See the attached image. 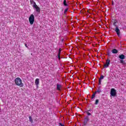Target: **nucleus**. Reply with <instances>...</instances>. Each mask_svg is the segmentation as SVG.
Returning <instances> with one entry per match:
<instances>
[{
    "instance_id": "nucleus-6",
    "label": "nucleus",
    "mask_w": 126,
    "mask_h": 126,
    "mask_svg": "<svg viewBox=\"0 0 126 126\" xmlns=\"http://www.w3.org/2000/svg\"><path fill=\"white\" fill-rule=\"evenodd\" d=\"M88 122H89V117L87 116L86 118L84 119V126H85L87 124H88Z\"/></svg>"
},
{
    "instance_id": "nucleus-4",
    "label": "nucleus",
    "mask_w": 126,
    "mask_h": 126,
    "mask_svg": "<svg viewBox=\"0 0 126 126\" xmlns=\"http://www.w3.org/2000/svg\"><path fill=\"white\" fill-rule=\"evenodd\" d=\"M111 62V60L107 59L106 60V62L105 64H104V68H106L107 67H109V65H110V62Z\"/></svg>"
},
{
    "instance_id": "nucleus-24",
    "label": "nucleus",
    "mask_w": 126,
    "mask_h": 126,
    "mask_svg": "<svg viewBox=\"0 0 126 126\" xmlns=\"http://www.w3.org/2000/svg\"><path fill=\"white\" fill-rule=\"evenodd\" d=\"M59 126H64V125L62 123H59Z\"/></svg>"
},
{
    "instance_id": "nucleus-28",
    "label": "nucleus",
    "mask_w": 126,
    "mask_h": 126,
    "mask_svg": "<svg viewBox=\"0 0 126 126\" xmlns=\"http://www.w3.org/2000/svg\"><path fill=\"white\" fill-rule=\"evenodd\" d=\"M112 5H114V1H112Z\"/></svg>"
},
{
    "instance_id": "nucleus-19",
    "label": "nucleus",
    "mask_w": 126,
    "mask_h": 126,
    "mask_svg": "<svg viewBox=\"0 0 126 126\" xmlns=\"http://www.w3.org/2000/svg\"><path fill=\"white\" fill-rule=\"evenodd\" d=\"M95 96H96V94H95L93 93L92 96V99H94V98H95Z\"/></svg>"
},
{
    "instance_id": "nucleus-17",
    "label": "nucleus",
    "mask_w": 126,
    "mask_h": 126,
    "mask_svg": "<svg viewBox=\"0 0 126 126\" xmlns=\"http://www.w3.org/2000/svg\"><path fill=\"white\" fill-rule=\"evenodd\" d=\"M113 25H114V26H115V27H118V26H117V21H115L114 22Z\"/></svg>"
},
{
    "instance_id": "nucleus-15",
    "label": "nucleus",
    "mask_w": 126,
    "mask_h": 126,
    "mask_svg": "<svg viewBox=\"0 0 126 126\" xmlns=\"http://www.w3.org/2000/svg\"><path fill=\"white\" fill-rule=\"evenodd\" d=\"M30 3L31 4H35V3H36V2H35V1H34V0H30Z\"/></svg>"
},
{
    "instance_id": "nucleus-29",
    "label": "nucleus",
    "mask_w": 126,
    "mask_h": 126,
    "mask_svg": "<svg viewBox=\"0 0 126 126\" xmlns=\"http://www.w3.org/2000/svg\"><path fill=\"white\" fill-rule=\"evenodd\" d=\"M96 93H97V91H95L94 93V94H95V95Z\"/></svg>"
},
{
    "instance_id": "nucleus-11",
    "label": "nucleus",
    "mask_w": 126,
    "mask_h": 126,
    "mask_svg": "<svg viewBox=\"0 0 126 126\" xmlns=\"http://www.w3.org/2000/svg\"><path fill=\"white\" fill-rule=\"evenodd\" d=\"M112 54H118V53H119V51L116 49H113L112 50Z\"/></svg>"
},
{
    "instance_id": "nucleus-5",
    "label": "nucleus",
    "mask_w": 126,
    "mask_h": 126,
    "mask_svg": "<svg viewBox=\"0 0 126 126\" xmlns=\"http://www.w3.org/2000/svg\"><path fill=\"white\" fill-rule=\"evenodd\" d=\"M33 7L34 8H35V10L36 12H39L40 13V11H41V9L36 4V3H34V4L33 5Z\"/></svg>"
},
{
    "instance_id": "nucleus-1",
    "label": "nucleus",
    "mask_w": 126,
    "mask_h": 126,
    "mask_svg": "<svg viewBox=\"0 0 126 126\" xmlns=\"http://www.w3.org/2000/svg\"><path fill=\"white\" fill-rule=\"evenodd\" d=\"M15 84L17 86H19L20 87H23L24 86V84L22 83V80L19 77L16 78L15 80Z\"/></svg>"
},
{
    "instance_id": "nucleus-12",
    "label": "nucleus",
    "mask_w": 126,
    "mask_h": 126,
    "mask_svg": "<svg viewBox=\"0 0 126 126\" xmlns=\"http://www.w3.org/2000/svg\"><path fill=\"white\" fill-rule=\"evenodd\" d=\"M57 90H59V91H61V88H62V85L60 84H57Z\"/></svg>"
},
{
    "instance_id": "nucleus-21",
    "label": "nucleus",
    "mask_w": 126,
    "mask_h": 126,
    "mask_svg": "<svg viewBox=\"0 0 126 126\" xmlns=\"http://www.w3.org/2000/svg\"><path fill=\"white\" fill-rule=\"evenodd\" d=\"M67 10H68V8H66L64 11V14H65V13H66V12H67Z\"/></svg>"
},
{
    "instance_id": "nucleus-30",
    "label": "nucleus",
    "mask_w": 126,
    "mask_h": 126,
    "mask_svg": "<svg viewBox=\"0 0 126 126\" xmlns=\"http://www.w3.org/2000/svg\"><path fill=\"white\" fill-rule=\"evenodd\" d=\"M63 38L62 39V42H63Z\"/></svg>"
},
{
    "instance_id": "nucleus-10",
    "label": "nucleus",
    "mask_w": 126,
    "mask_h": 126,
    "mask_svg": "<svg viewBox=\"0 0 126 126\" xmlns=\"http://www.w3.org/2000/svg\"><path fill=\"white\" fill-rule=\"evenodd\" d=\"M62 52V49L60 48L59 49V52H58V59L59 60H61V53Z\"/></svg>"
},
{
    "instance_id": "nucleus-25",
    "label": "nucleus",
    "mask_w": 126,
    "mask_h": 126,
    "mask_svg": "<svg viewBox=\"0 0 126 126\" xmlns=\"http://www.w3.org/2000/svg\"><path fill=\"white\" fill-rule=\"evenodd\" d=\"M101 80H98V84H99V85H101Z\"/></svg>"
},
{
    "instance_id": "nucleus-2",
    "label": "nucleus",
    "mask_w": 126,
    "mask_h": 126,
    "mask_svg": "<svg viewBox=\"0 0 126 126\" xmlns=\"http://www.w3.org/2000/svg\"><path fill=\"white\" fill-rule=\"evenodd\" d=\"M29 21L31 25H33V24H34V21H35V18L34 17V15H31L29 18Z\"/></svg>"
},
{
    "instance_id": "nucleus-27",
    "label": "nucleus",
    "mask_w": 126,
    "mask_h": 126,
    "mask_svg": "<svg viewBox=\"0 0 126 126\" xmlns=\"http://www.w3.org/2000/svg\"><path fill=\"white\" fill-rule=\"evenodd\" d=\"M25 47H26V48H28V46H27V44L25 43Z\"/></svg>"
},
{
    "instance_id": "nucleus-22",
    "label": "nucleus",
    "mask_w": 126,
    "mask_h": 126,
    "mask_svg": "<svg viewBox=\"0 0 126 126\" xmlns=\"http://www.w3.org/2000/svg\"><path fill=\"white\" fill-rule=\"evenodd\" d=\"M86 113L88 116H91V113H90V112L87 111Z\"/></svg>"
},
{
    "instance_id": "nucleus-26",
    "label": "nucleus",
    "mask_w": 126,
    "mask_h": 126,
    "mask_svg": "<svg viewBox=\"0 0 126 126\" xmlns=\"http://www.w3.org/2000/svg\"><path fill=\"white\" fill-rule=\"evenodd\" d=\"M107 56H109V57H111V55H110L109 52H107Z\"/></svg>"
},
{
    "instance_id": "nucleus-14",
    "label": "nucleus",
    "mask_w": 126,
    "mask_h": 126,
    "mask_svg": "<svg viewBox=\"0 0 126 126\" xmlns=\"http://www.w3.org/2000/svg\"><path fill=\"white\" fill-rule=\"evenodd\" d=\"M63 3L65 6H67V4H66V0H64Z\"/></svg>"
},
{
    "instance_id": "nucleus-3",
    "label": "nucleus",
    "mask_w": 126,
    "mask_h": 126,
    "mask_svg": "<svg viewBox=\"0 0 126 126\" xmlns=\"http://www.w3.org/2000/svg\"><path fill=\"white\" fill-rule=\"evenodd\" d=\"M117 95V91L115 90V89L112 88L110 91V96L112 97H115Z\"/></svg>"
},
{
    "instance_id": "nucleus-20",
    "label": "nucleus",
    "mask_w": 126,
    "mask_h": 126,
    "mask_svg": "<svg viewBox=\"0 0 126 126\" xmlns=\"http://www.w3.org/2000/svg\"><path fill=\"white\" fill-rule=\"evenodd\" d=\"M99 103V99L95 100V104L97 105Z\"/></svg>"
},
{
    "instance_id": "nucleus-18",
    "label": "nucleus",
    "mask_w": 126,
    "mask_h": 126,
    "mask_svg": "<svg viewBox=\"0 0 126 126\" xmlns=\"http://www.w3.org/2000/svg\"><path fill=\"white\" fill-rule=\"evenodd\" d=\"M100 87H99L98 88V89H97V93H101V90L100 89Z\"/></svg>"
},
{
    "instance_id": "nucleus-16",
    "label": "nucleus",
    "mask_w": 126,
    "mask_h": 126,
    "mask_svg": "<svg viewBox=\"0 0 126 126\" xmlns=\"http://www.w3.org/2000/svg\"><path fill=\"white\" fill-rule=\"evenodd\" d=\"M102 79H104V76L101 75L100 77L98 79V80L102 81Z\"/></svg>"
},
{
    "instance_id": "nucleus-23",
    "label": "nucleus",
    "mask_w": 126,
    "mask_h": 126,
    "mask_svg": "<svg viewBox=\"0 0 126 126\" xmlns=\"http://www.w3.org/2000/svg\"><path fill=\"white\" fill-rule=\"evenodd\" d=\"M125 63V61H124L123 60H121L120 61V63Z\"/></svg>"
},
{
    "instance_id": "nucleus-13",
    "label": "nucleus",
    "mask_w": 126,
    "mask_h": 126,
    "mask_svg": "<svg viewBox=\"0 0 126 126\" xmlns=\"http://www.w3.org/2000/svg\"><path fill=\"white\" fill-rule=\"evenodd\" d=\"M29 119L30 122L32 124V123H33V119H32V117L31 116H29Z\"/></svg>"
},
{
    "instance_id": "nucleus-9",
    "label": "nucleus",
    "mask_w": 126,
    "mask_h": 126,
    "mask_svg": "<svg viewBox=\"0 0 126 126\" xmlns=\"http://www.w3.org/2000/svg\"><path fill=\"white\" fill-rule=\"evenodd\" d=\"M39 78H36L35 81V84L36 86H38L39 85V83H40V82L39 81Z\"/></svg>"
},
{
    "instance_id": "nucleus-7",
    "label": "nucleus",
    "mask_w": 126,
    "mask_h": 126,
    "mask_svg": "<svg viewBox=\"0 0 126 126\" xmlns=\"http://www.w3.org/2000/svg\"><path fill=\"white\" fill-rule=\"evenodd\" d=\"M115 32L117 33L118 36H120V35H121V32L120 31V29H119V27H116Z\"/></svg>"
},
{
    "instance_id": "nucleus-8",
    "label": "nucleus",
    "mask_w": 126,
    "mask_h": 126,
    "mask_svg": "<svg viewBox=\"0 0 126 126\" xmlns=\"http://www.w3.org/2000/svg\"><path fill=\"white\" fill-rule=\"evenodd\" d=\"M119 59L120 60H125L126 59V56L124 54H122L119 56Z\"/></svg>"
}]
</instances>
